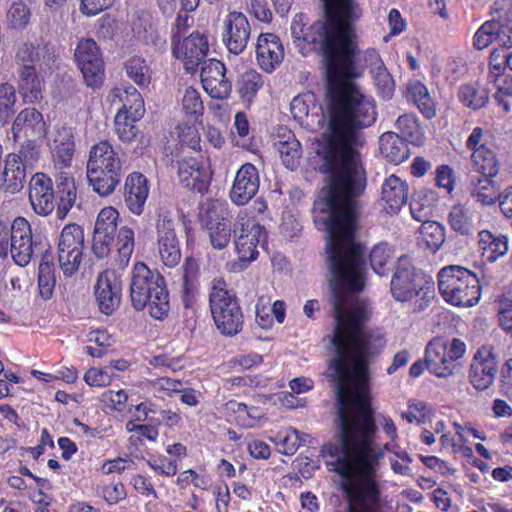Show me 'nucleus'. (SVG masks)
Listing matches in <instances>:
<instances>
[{"instance_id": "nucleus-1", "label": "nucleus", "mask_w": 512, "mask_h": 512, "mask_svg": "<svg viewBox=\"0 0 512 512\" xmlns=\"http://www.w3.org/2000/svg\"><path fill=\"white\" fill-rule=\"evenodd\" d=\"M356 61L326 71L325 106L330 136L323 156V170L329 176L326 187L314 200L313 223L326 233V250L331 274L333 308H369L350 294L361 293L366 285L365 248L356 242L360 217L358 197L366 177L357 147L364 145L361 130L377 118L376 103L352 82Z\"/></svg>"}, {"instance_id": "nucleus-2", "label": "nucleus", "mask_w": 512, "mask_h": 512, "mask_svg": "<svg viewBox=\"0 0 512 512\" xmlns=\"http://www.w3.org/2000/svg\"><path fill=\"white\" fill-rule=\"evenodd\" d=\"M339 448L333 471L342 478V490L348 501V512H379L381 489L377 467L383 452L375 451L373 440L378 430L376 420H337Z\"/></svg>"}, {"instance_id": "nucleus-3", "label": "nucleus", "mask_w": 512, "mask_h": 512, "mask_svg": "<svg viewBox=\"0 0 512 512\" xmlns=\"http://www.w3.org/2000/svg\"><path fill=\"white\" fill-rule=\"evenodd\" d=\"M325 20L311 24L304 13H298L291 22V36L303 52L321 51L325 69L355 59L359 49L353 0H323Z\"/></svg>"}, {"instance_id": "nucleus-4", "label": "nucleus", "mask_w": 512, "mask_h": 512, "mask_svg": "<svg viewBox=\"0 0 512 512\" xmlns=\"http://www.w3.org/2000/svg\"><path fill=\"white\" fill-rule=\"evenodd\" d=\"M130 301L136 311L148 307L152 318L165 319L170 311V303L164 277L144 262L135 263L131 273Z\"/></svg>"}, {"instance_id": "nucleus-5", "label": "nucleus", "mask_w": 512, "mask_h": 512, "mask_svg": "<svg viewBox=\"0 0 512 512\" xmlns=\"http://www.w3.org/2000/svg\"><path fill=\"white\" fill-rule=\"evenodd\" d=\"M86 177L93 191L101 197L110 196L122 178V161L108 140L92 145L86 163Z\"/></svg>"}, {"instance_id": "nucleus-6", "label": "nucleus", "mask_w": 512, "mask_h": 512, "mask_svg": "<svg viewBox=\"0 0 512 512\" xmlns=\"http://www.w3.org/2000/svg\"><path fill=\"white\" fill-rule=\"evenodd\" d=\"M438 289L447 303L457 307H472L481 297L477 275L458 265L443 267L438 272Z\"/></svg>"}, {"instance_id": "nucleus-7", "label": "nucleus", "mask_w": 512, "mask_h": 512, "mask_svg": "<svg viewBox=\"0 0 512 512\" xmlns=\"http://www.w3.org/2000/svg\"><path fill=\"white\" fill-rule=\"evenodd\" d=\"M209 307L216 328L224 336L240 333L244 314L236 295L227 290L224 279H215L209 293Z\"/></svg>"}, {"instance_id": "nucleus-8", "label": "nucleus", "mask_w": 512, "mask_h": 512, "mask_svg": "<svg viewBox=\"0 0 512 512\" xmlns=\"http://www.w3.org/2000/svg\"><path fill=\"white\" fill-rule=\"evenodd\" d=\"M41 241L33 237L29 221L16 217L10 225L0 221V258L10 254L14 262L21 267L27 266L39 250Z\"/></svg>"}, {"instance_id": "nucleus-9", "label": "nucleus", "mask_w": 512, "mask_h": 512, "mask_svg": "<svg viewBox=\"0 0 512 512\" xmlns=\"http://www.w3.org/2000/svg\"><path fill=\"white\" fill-rule=\"evenodd\" d=\"M466 353V344L459 338L431 340L425 351L424 366L432 374L447 378L454 374L456 361Z\"/></svg>"}, {"instance_id": "nucleus-10", "label": "nucleus", "mask_w": 512, "mask_h": 512, "mask_svg": "<svg viewBox=\"0 0 512 512\" xmlns=\"http://www.w3.org/2000/svg\"><path fill=\"white\" fill-rule=\"evenodd\" d=\"M84 248L83 227L77 223L66 224L57 240V261L65 278H70L78 272Z\"/></svg>"}, {"instance_id": "nucleus-11", "label": "nucleus", "mask_w": 512, "mask_h": 512, "mask_svg": "<svg viewBox=\"0 0 512 512\" xmlns=\"http://www.w3.org/2000/svg\"><path fill=\"white\" fill-rule=\"evenodd\" d=\"M234 233L235 250L239 261L247 265L256 260L259 255L258 246L267 243V232L264 226L247 211H241L237 216Z\"/></svg>"}, {"instance_id": "nucleus-12", "label": "nucleus", "mask_w": 512, "mask_h": 512, "mask_svg": "<svg viewBox=\"0 0 512 512\" xmlns=\"http://www.w3.org/2000/svg\"><path fill=\"white\" fill-rule=\"evenodd\" d=\"M75 60L87 86L98 89L104 82V60L100 47L92 38L81 39L75 49Z\"/></svg>"}, {"instance_id": "nucleus-13", "label": "nucleus", "mask_w": 512, "mask_h": 512, "mask_svg": "<svg viewBox=\"0 0 512 512\" xmlns=\"http://www.w3.org/2000/svg\"><path fill=\"white\" fill-rule=\"evenodd\" d=\"M172 55L181 61L187 73H195L201 64L204 65L208 54L209 43L207 36L192 32L181 40L179 35L171 36Z\"/></svg>"}, {"instance_id": "nucleus-14", "label": "nucleus", "mask_w": 512, "mask_h": 512, "mask_svg": "<svg viewBox=\"0 0 512 512\" xmlns=\"http://www.w3.org/2000/svg\"><path fill=\"white\" fill-rule=\"evenodd\" d=\"M180 184L192 193L205 194L211 185L213 171L203 157L188 156L176 161Z\"/></svg>"}, {"instance_id": "nucleus-15", "label": "nucleus", "mask_w": 512, "mask_h": 512, "mask_svg": "<svg viewBox=\"0 0 512 512\" xmlns=\"http://www.w3.org/2000/svg\"><path fill=\"white\" fill-rule=\"evenodd\" d=\"M498 356L492 345H482L475 352L468 370L470 384L477 391L490 388L498 373Z\"/></svg>"}, {"instance_id": "nucleus-16", "label": "nucleus", "mask_w": 512, "mask_h": 512, "mask_svg": "<svg viewBox=\"0 0 512 512\" xmlns=\"http://www.w3.org/2000/svg\"><path fill=\"white\" fill-rule=\"evenodd\" d=\"M251 24L248 17L240 11L228 12L222 24V43L230 54H242L251 38Z\"/></svg>"}, {"instance_id": "nucleus-17", "label": "nucleus", "mask_w": 512, "mask_h": 512, "mask_svg": "<svg viewBox=\"0 0 512 512\" xmlns=\"http://www.w3.org/2000/svg\"><path fill=\"white\" fill-rule=\"evenodd\" d=\"M158 251L162 263L168 268L181 261V250L176 236L174 221L168 213L159 214L156 221Z\"/></svg>"}, {"instance_id": "nucleus-18", "label": "nucleus", "mask_w": 512, "mask_h": 512, "mask_svg": "<svg viewBox=\"0 0 512 512\" xmlns=\"http://www.w3.org/2000/svg\"><path fill=\"white\" fill-rule=\"evenodd\" d=\"M225 64L215 58H210L201 67V84L204 91L217 100H227L232 92V83L226 76Z\"/></svg>"}, {"instance_id": "nucleus-19", "label": "nucleus", "mask_w": 512, "mask_h": 512, "mask_svg": "<svg viewBox=\"0 0 512 512\" xmlns=\"http://www.w3.org/2000/svg\"><path fill=\"white\" fill-rule=\"evenodd\" d=\"M122 296V283L113 270H104L98 277L95 285V297L99 310L112 315L119 307Z\"/></svg>"}, {"instance_id": "nucleus-20", "label": "nucleus", "mask_w": 512, "mask_h": 512, "mask_svg": "<svg viewBox=\"0 0 512 512\" xmlns=\"http://www.w3.org/2000/svg\"><path fill=\"white\" fill-rule=\"evenodd\" d=\"M29 200L34 212L48 216L55 209V191L52 179L44 173H36L29 182Z\"/></svg>"}, {"instance_id": "nucleus-21", "label": "nucleus", "mask_w": 512, "mask_h": 512, "mask_svg": "<svg viewBox=\"0 0 512 512\" xmlns=\"http://www.w3.org/2000/svg\"><path fill=\"white\" fill-rule=\"evenodd\" d=\"M260 178L258 169L252 163L243 164L236 172L229 196L231 201L243 206L247 204L258 192Z\"/></svg>"}, {"instance_id": "nucleus-22", "label": "nucleus", "mask_w": 512, "mask_h": 512, "mask_svg": "<svg viewBox=\"0 0 512 512\" xmlns=\"http://www.w3.org/2000/svg\"><path fill=\"white\" fill-rule=\"evenodd\" d=\"M256 61L266 73H272L284 59V46L274 33H261L255 47Z\"/></svg>"}, {"instance_id": "nucleus-23", "label": "nucleus", "mask_w": 512, "mask_h": 512, "mask_svg": "<svg viewBox=\"0 0 512 512\" xmlns=\"http://www.w3.org/2000/svg\"><path fill=\"white\" fill-rule=\"evenodd\" d=\"M290 111L294 120L307 129H313L323 120L322 107L311 91L295 96Z\"/></svg>"}, {"instance_id": "nucleus-24", "label": "nucleus", "mask_w": 512, "mask_h": 512, "mask_svg": "<svg viewBox=\"0 0 512 512\" xmlns=\"http://www.w3.org/2000/svg\"><path fill=\"white\" fill-rule=\"evenodd\" d=\"M50 151L56 169L63 171L71 167L76 152V141L72 127L61 126L55 130Z\"/></svg>"}, {"instance_id": "nucleus-25", "label": "nucleus", "mask_w": 512, "mask_h": 512, "mask_svg": "<svg viewBox=\"0 0 512 512\" xmlns=\"http://www.w3.org/2000/svg\"><path fill=\"white\" fill-rule=\"evenodd\" d=\"M149 196L147 178L140 172L130 173L124 183L123 198L129 212L141 216Z\"/></svg>"}, {"instance_id": "nucleus-26", "label": "nucleus", "mask_w": 512, "mask_h": 512, "mask_svg": "<svg viewBox=\"0 0 512 512\" xmlns=\"http://www.w3.org/2000/svg\"><path fill=\"white\" fill-rule=\"evenodd\" d=\"M12 133L15 141L22 138H43L46 135V123L36 108H25L16 116Z\"/></svg>"}, {"instance_id": "nucleus-27", "label": "nucleus", "mask_w": 512, "mask_h": 512, "mask_svg": "<svg viewBox=\"0 0 512 512\" xmlns=\"http://www.w3.org/2000/svg\"><path fill=\"white\" fill-rule=\"evenodd\" d=\"M108 99L112 105L122 104L117 113L132 116V120L139 121L145 114V105L141 93L132 85L117 87L110 91Z\"/></svg>"}, {"instance_id": "nucleus-28", "label": "nucleus", "mask_w": 512, "mask_h": 512, "mask_svg": "<svg viewBox=\"0 0 512 512\" xmlns=\"http://www.w3.org/2000/svg\"><path fill=\"white\" fill-rule=\"evenodd\" d=\"M200 288V266L193 256H187L182 265L180 296L186 309L192 308L196 302Z\"/></svg>"}, {"instance_id": "nucleus-29", "label": "nucleus", "mask_w": 512, "mask_h": 512, "mask_svg": "<svg viewBox=\"0 0 512 512\" xmlns=\"http://www.w3.org/2000/svg\"><path fill=\"white\" fill-rule=\"evenodd\" d=\"M26 165L15 153L7 155L4 170L0 175V189L9 193L19 192L25 183Z\"/></svg>"}, {"instance_id": "nucleus-30", "label": "nucleus", "mask_w": 512, "mask_h": 512, "mask_svg": "<svg viewBox=\"0 0 512 512\" xmlns=\"http://www.w3.org/2000/svg\"><path fill=\"white\" fill-rule=\"evenodd\" d=\"M408 265L411 266V261L406 255L398 257L396 271L391 279V292L393 297L398 301H407L412 297L414 284H413V271H410Z\"/></svg>"}, {"instance_id": "nucleus-31", "label": "nucleus", "mask_w": 512, "mask_h": 512, "mask_svg": "<svg viewBox=\"0 0 512 512\" xmlns=\"http://www.w3.org/2000/svg\"><path fill=\"white\" fill-rule=\"evenodd\" d=\"M56 198L58 199L56 215L62 220L72 209L77 198L75 179L71 173L60 171L56 177Z\"/></svg>"}, {"instance_id": "nucleus-32", "label": "nucleus", "mask_w": 512, "mask_h": 512, "mask_svg": "<svg viewBox=\"0 0 512 512\" xmlns=\"http://www.w3.org/2000/svg\"><path fill=\"white\" fill-rule=\"evenodd\" d=\"M382 200L385 202V210L390 214L397 213L408 199V186L398 176L391 175L385 179L382 185Z\"/></svg>"}, {"instance_id": "nucleus-33", "label": "nucleus", "mask_w": 512, "mask_h": 512, "mask_svg": "<svg viewBox=\"0 0 512 512\" xmlns=\"http://www.w3.org/2000/svg\"><path fill=\"white\" fill-rule=\"evenodd\" d=\"M478 245L482 257L487 262L493 263L507 254L509 239L507 235L482 230L478 233Z\"/></svg>"}, {"instance_id": "nucleus-34", "label": "nucleus", "mask_w": 512, "mask_h": 512, "mask_svg": "<svg viewBox=\"0 0 512 512\" xmlns=\"http://www.w3.org/2000/svg\"><path fill=\"white\" fill-rule=\"evenodd\" d=\"M18 92L25 103H37L43 98V80L37 68L17 70Z\"/></svg>"}, {"instance_id": "nucleus-35", "label": "nucleus", "mask_w": 512, "mask_h": 512, "mask_svg": "<svg viewBox=\"0 0 512 512\" xmlns=\"http://www.w3.org/2000/svg\"><path fill=\"white\" fill-rule=\"evenodd\" d=\"M379 149L384 158L395 165L405 161L410 153L406 140L390 131L380 136Z\"/></svg>"}, {"instance_id": "nucleus-36", "label": "nucleus", "mask_w": 512, "mask_h": 512, "mask_svg": "<svg viewBox=\"0 0 512 512\" xmlns=\"http://www.w3.org/2000/svg\"><path fill=\"white\" fill-rule=\"evenodd\" d=\"M264 83V76L255 69H248L238 76L236 92L246 107H250L253 104Z\"/></svg>"}, {"instance_id": "nucleus-37", "label": "nucleus", "mask_w": 512, "mask_h": 512, "mask_svg": "<svg viewBox=\"0 0 512 512\" xmlns=\"http://www.w3.org/2000/svg\"><path fill=\"white\" fill-rule=\"evenodd\" d=\"M42 259L38 267L37 287L39 296L48 301L53 297L56 285L54 257L49 250L41 251Z\"/></svg>"}, {"instance_id": "nucleus-38", "label": "nucleus", "mask_w": 512, "mask_h": 512, "mask_svg": "<svg viewBox=\"0 0 512 512\" xmlns=\"http://www.w3.org/2000/svg\"><path fill=\"white\" fill-rule=\"evenodd\" d=\"M229 217L230 210L226 201L207 199L199 207L198 218L206 229L230 222Z\"/></svg>"}, {"instance_id": "nucleus-39", "label": "nucleus", "mask_w": 512, "mask_h": 512, "mask_svg": "<svg viewBox=\"0 0 512 512\" xmlns=\"http://www.w3.org/2000/svg\"><path fill=\"white\" fill-rule=\"evenodd\" d=\"M277 148L284 166L291 171L296 170L302 158V146L291 130L279 135Z\"/></svg>"}, {"instance_id": "nucleus-40", "label": "nucleus", "mask_w": 512, "mask_h": 512, "mask_svg": "<svg viewBox=\"0 0 512 512\" xmlns=\"http://www.w3.org/2000/svg\"><path fill=\"white\" fill-rule=\"evenodd\" d=\"M471 197L484 206L499 203L500 193L498 183L493 177L478 176L472 178L470 183Z\"/></svg>"}, {"instance_id": "nucleus-41", "label": "nucleus", "mask_w": 512, "mask_h": 512, "mask_svg": "<svg viewBox=\"0 0 512 512\" xmlns=\"http://www.w3.org/2000/svg\"><path fill=\"white\" fill-rule=\"evenodd\" d=\"M115 247L117 251L116 263L120 268L128 266L135 248V232L133 228L123 225L115 234Z\"/></svg>"}, {"instance_id": "nucleus-42", "label": "nucleus", "mask_w": 512, "mask_h": 512, "mask_svg": "<svg viewBox=\"0 0 512 512\" xmlns=\"http://www.w3.org/2000/svg\"><path fill=\"white\" fill-rule=\"evenodd\" d=\"M181 107L188 120L202 124L205 107L201 93L196 88L189 86L185 89L181 99Z\"/></svg>"}, {"instance_id": "nucleus-43", "label": "nucleus", "mask_w": 512, "mask_h": 512, "mask_svg": "<svg viewBox=\"0 0 512 512\" xmlns=\"http://www.w3.org/2000/svg\"><path fill=\"white\" fill-rule=\"evenodd\" d=\"M473 168L480 176L495 177L498 173V161L494 152L485 145L479 146L471 155Z\"/></svg>"}, {"instance_id": "nucleus-44", "label": "nucleus", "mask_w": 512, "mask_h": 512, "mask_svg": "<svg viewBox=\"0 0 512 512\" xmlns=\"http://www.w3.org/2000/svg\"><path fill=\"white\" fill-rule=\"evenodd\" d=\"M421 244L433 253L440 249L445 240V229L437 221H424L418 228Z\"/></svg>"}, {"instance_id": "nucleus-45", "label": "nucleus", "mask_w": 512, "mask_h": 512, "mask_svg": "<svg viewBox=\"0 0 512 512\" xmlns=\"http://www.w3.org/2000/svg\"><path fill=\"white\" fill-rule=\"evenodd\" d=\"M394 250L387 243L375 245L370 252V264L378 275H386L391 269Z\"/></svg>"}, {"instance_id": "nucleus-46", "label": "nucleus", "mask_w": 512, "mask_h": 512, "mask_svg": "<svg viewBox=\"0 0 512 512\" xmlns=\"http://www.w3.org/2000/svg\"><path fill=\"white\" fill-rule=\"evenodd\" d=\"M127 76L140 88L147 87L151 81L150 67L140 56H132L125 62Z\"/></svg>"}, {"instance_id": "nucleus-47", "label": "nucleus", "mask_w": 512, "mask_h": 512, "mask_svg": "<svg viewBox=\"0 0 512 512\" xmlns=\"http://www.w3.org/2000/svg\"><path fill=\"white\" fill-rule=\"evenodd\" d=\"M174 133L181 147H187L194 151H201V137L195 122H179L174 128Z\"/></svg>"}, {"instance_id": "nucleus-48", "label": "nucleus", "mask_w": 512, "mask_h": 512, "mask_svg": "<svg viewBox=\"0 0 512 512\" xmlns=\"http://www.w3.org/2000/svg\"><path fill=\"white\" fill-rule=\"evenodd\" d=\"M14 60L17 70L37 68L41 60L40 46L29 41L23 42L17 48Z\"/></svg>"}, {"instance_id": "nucleus-49", "label": "nucleus", "mask_w": 512, "mask_h": 512, "mask_svg": "<svg viewBox=\"0 0 512 512\" xmlns=\"http://www.w3.org/2000/svg\"><path fill=\"white\" fill-rule=\"evenodd\" d=\"M461 103L474 110L485 106L488 101V92L485 88L476 84H465L459 89Z\"/></svg>"}, {"instance_id": "nucleus-50", "label": "nucleus", "mask_w": 512, "mask_h": 512, "mask_svg": "<svg viewBox=\"0 0 512 512\" xmlns=\"http://www.w3.org/2000/svg\"><path fill=\"white\" fill-rule=\"evenodd\" d=\"M119 219V211L113 206H106L102 208L97 215L94 231L115 238V234L118 231Z\"/></svg>"}, {"instance_id": "nucleus-51", "label": "nucleus", "mask_w": 512, "mask_h": 512, "mask_svg": "<svg viewBox=\"0 0 512 512\" xmlns=\"http://www.w3.org/2000/svg\"><path fill=\"white\" fill-rule=\"evenodd\" d=\"M306 434L301 435L294 428H287L279 432L276 436L279 452L284 455H293L298 448L305 443Z\"/></svg>"}, {"instance_id": "nucleus-52", "label": "nucleus", "mask_w": 512, "mask_h": 512, "mask_svg": "<svg viewBox=\"0 0 512 512\" xmlns=\"http://www.w3.org/2000/svg\"><path fill=\"white\" fill-rule=\"evenodd\" d=\"M136 122L132 120V116L124 115L123 113H116L114 119L115 132L118 139L122 143H131L137 139L141 134L136 126Z\"/></svg>"}, {"instance_id": "nucleus-53", "label": "nucleus", "mask_w": 512, "mask_h": 512, "mask_svg": "<svg viewBox=\"0 0 512 512\" xmlns=\"http://www.w3.org/2000/svg\"><path fill=\"white\" fill-rule=\"evenodd\" d=\"M30 18V8L23 1L13 2L7 12V24L13 30L25 29Z\"/></svg>"}, {"instance_id": "nucleus-54", "label": "nucleus", "mask_w": 512, "mask_h": 512, "mask_svg": "<svg viewBox=\"0 0 512 512\" xmlns=\"http://www.w3.org/2000/svg\"><path fill=\"white\" fill-rule=\"evenodd\" d=\"M449 223L454 231L462 235H468L472 231V221L468 215V210L462 204L452 207L449 213Z\"/></svg>"}, {"instance_id": "nucleus-55", "label": "nucleus", "mask_w": 512, "mask_h": 512, "mask_svg": "<svg viewBox=\"0 0 512 512\" xmlns=\"http://www.w3.org/2000/svg\"><path fill=\"white\" fill-rule=\"evenodd\" d=\"M89 341L98 345V347H85V352L93 358L103 357L107 353V348L112 344V338L105 330L92 331L89 334Z\"/></svg>"}, {"instance_id": "nucleus-56", "label": "nucleus", "mask_w": 512, "mask_h": 512, "mask_svg": "<svg viewBox=\"0 0 512 512\" xmlns=\"http://www.w3.org/2000/svg\"><path fill=\"white\" fill-rule=\"evenodd\" d=\"M16 103V90L8 82L0 85V118L6 120L14 114Z\"/></svg>"}, {"instance_id": "nucleus-57", "label": "nucleus", "mask_w": 512, "mask_h": 512, "mask_svg": "<svg viewBox=\"0 0 512 512\" xmlns=\"http://www.w3.org/2000/svg\"><path fill=\"white\" fill-rule=\"evenodd\" d=\"M371 74L373 75L379 95L383 98H391L394 93L395 85L387 68L380 67V69L371 72Z\"/></svg>"}, {"instance_id": "nucleus-58", "label": "nucleus", "mask_w": 512, "mask_h": 512, "mask_svg": "<svg viewBox=\"0 0 512 512\" xmlns=\"http://www.w3.org/2000/svg\"><path fill=\"white\" fill-rule=\"evenodd\" d=\"M147 464L153 471L166 477H172L176 475L178 471L177 461L164 455L148 459Z\"/></svg>"}, {"instance_id": "nucleus-59", "label": "nucleus", "mask_w": 512, "mask_h": 512, "mask_svg": "<svg viewBox=\"0 0 512 512\" xmlns=\"http://www.w3.org/2000/svg\"><path fill=\"white\" fill-rule=\"evenodd\" d=\"M495 19L486 21L483 23L480 28L476 31L474 35V46L478 50H483L487 48L490 44L496 42L495 37Z\"/></svg>"}, {"instance_id": "nucleus-60", "label": "nucleus", "mask_w": 512, "mask_h": 512, "mask_svg": "<svg viewBox=\"0 0 512 512\" xmlns=\"http://www.w3.org/2000/svg\"><path fill=\"white\" fill-rule=\"evenodd\" d=\"M418 111L427 119L436 116V103L428 92L427 87L418 81Z\"/></svg>"}, {"instance_id": "nucleus-61", "label": "nucleus", "mask_w": 512, "mask_h": 512, "mask_svg": "<svg viewBox=\"0 0 512 512\" xmlns=\"http://www.w3.org/2000/svg\"><path fill=\"white\" fill-rule=\"evenodd\" d=\"M209 230V238L214 249L222 250L228 246L231 239L230 222L213 226Z\"/></svg>"}, {"instance_id": "nucleus-62", "label": "nucleus", "mask_w": 512, "mask_h": 512, "mask_svg": "<svg viewBox=\"0 0 512 512\" xmlns=\"http://www.w3.org/2000/svg\"><path fill=\"white\" fill-rule=\"evenodd\" d=\"M114 376L107 368L92 367L85 372L84 381L91 387H106L111 384Z\"/></svg>"}, {"instance_id": "nucleus-63", "label": "nucleus", "mask_w": 512, "mask_h": 512, "mask_svg": "<svg viewBox=\"0 0 512 512\" xmlns=\"http://www.w3.org/2000/svg\"><path fill=\"white\" fill-rule=\"evenodd\" d=\"M488 81L494 84L497 93L512 97V75L489 68Z\"/></svg>"}, {"instance_id": "nucleus-64", "label": "nucleus", "mask_w": 512, "mask_h": 512, "mask_svg": "<svg viewBox=\"0 0 512 512\" xmlns=\"http://www.w3.org/2000/svg\"><path fill=\"white\" fill-rule=\"evenodd\" d=\"M496 42L503 49L512 47V20L509 18L495 19Z\"/></svg>"}]
</instances>
